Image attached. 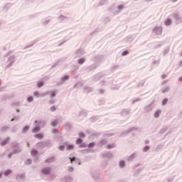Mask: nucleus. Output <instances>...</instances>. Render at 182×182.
I'll return each instance as SVG.
<instances>
[{
	"label": "nucleus",
	"instance_id": "55",
	"mask_svg": "<svg viewBox=\"0 0 182 182\" xmlns=\"http://www.w3.org/2000/svg\"><path fill=\"white\" fill-rule=\"evenodd\" d=\"M27 102L28 103H32V102H33V96H30L27 98Z\"/></svg>",
	"mask_w": 182,
	"mask_h": 182
},
{
	"label": "nucleus",
	"instance_id": "29",
	"mask_svg": "<svg viewBox=\"0 0 182 182\" xmlns=\"http://www.w3.org/2000/svg\"><path fill=\"white\" fill-rule=\"evenodd\" d=\"M166 26H170V25H171V23H173V21L171 20V18H167L165 22H164Z\"/></svg>",
	"mask_w": 182,
	"mask_h": 182
},
{
	"label": "nucleus",
	"instance_id": "50",
	"mask_svg": "<svg viewBox=\"0 0 182 182\" xmlns=\"http://www.w3.org/2000/svg\"><path fill=\"white\" fill-rule=\"evenodd\" d=\"M25 164H26V166H31V164H32V160L31 159H27L25 161Z\"/></svg>",
	"mask_w": 182,
	"mask_h": 182
},
{
	"label": "nucleus",
	"instance_id": "12",
	"mask_svg": "<svg viewBox=\"0 0 182 182\" xmlns=\"http://www.w3.org/2000/svg\"><path fill=\"white\" fill-rule=\"evenodd\" d=\"M25 178H26L25 173H21L16 176V180L17 181H22V180H25Z\"/></svg>",
	"mask_w": 182,
	"mask_h": 182
},
{
	"label": "nucleus",
	"instance_id": "16",
	"mask_svg": "<svg viewBox=\"0 0 182 182\" xmlns=\"http://www.w3.org/2000/svg\"><path fill=\"white\" fill-rule=\"evenodd\" d=\"M19 153H22V147L17 146L16 148H14L13 154H19Z\"/></svg>",
	"mask_w": 182,
	"mask_h": 182
},
{
	"label": "nucleus",
	"instance_id": "41",
	"mask_svg": "<svg viewBox=\"0 0 182 182\" xmlns=\"http://www.w3.org/2000/svg\"><path fill=\"white\" fill-rule=\"evenodd\" d=\"M7 130H9V127H3L1 129V133H5V132H7Z\"/></svg>",
	"mask_w": 182,
	"mask_h": 182
},
{
	"label": "nucleus",
	"instance_id": "33",
	"mask_svg": "<svg viewBox=\"0 0 182 182\" xmlns=\"http://www.w3.org/2000/svg\"><path fill=\"white\" fill-rule=\"evenodd\" d=\"M79 65H83V63H85V62H86V58L83 57V58H81L80 59H78L77 60Z\"/></svg>",
	"mask_w": 182,
	"mask_h": 182
},
{
	"label": "nucleus",
	"instance_id": "63",
	"mask_svg": "<svg viewBox=\"0 0 182 182\" xmlns=\"http://www.w3.org/2000/svg\"><path fill=\"white\" fill-rule=\"evenodd\" d=\"M129 55V50H124L122 53V56H127Z\"/></svg>",
	"mask_w": 182,
	"mask_h": 182
},
{
	"label": "nucleus",
	"instance_id": "62",
	"mask_svg": "<svg viewBox=\"0 0 182 182\" xmlns=\"http://www.w3.org/2000/svg\"><path fill=\"white\" fill-rule=\"evenodd\" d=\"M119 69V65H114L112 67V70H117Z\"/></svg>",
	"mask_w": 182,
	"mask_h": 182
},
{
	"label": "nucleus",
	"instance_id": "35",
	"mask_svg": "<svg viewBox=\"0 0 182 182\" xmlns=\"http://www.w3.org/2000/svg\"><path fill=\"white\" fill-rule=\"evenodd\" d=\"M34 137L38 139V140H42V139H43V134H36L34 135Z\"/></svg>",
	"mask_w": 182,
	"mask_h": 182
},
{
	"label": "nucleus",
	"instance_id": "2",
	"mask_svg": "<svg viewBox=\"0 0 182 182\" xmlns=\"http://www.w3.org/2000/svg\"><path fill=\"white\" fill-rule=\"evenodd\" d=\"M176 23H181L182 16L179 13H174L172 14Z\"/></svg>",
	"mask_w": 182,
	"mask_h": 182
},
{
	"label": "nucleus",
	"instance_id": "40",
	"mask_svg": "<svg viewBox=\"0 0 182 182\" xmlns=\"http://www.w3.org/2000/svg\"><path fill=\"white\" fill-rule=\"evenodd\" d=\"M106 149L108 150H112V149H114V144H109L107 145Z\"/></svg>",
	"mask_w": 182,
	"mask_h": 182
},
{
	"label": "nucleus",
	"instance_id": "19",
	"mask_svg": "<svg viewBox=\"0 0 182 182\" xmlns=\"http://www.w3.org/2000/svg\"><path fill=\"white\" fill-rule=\"evenodd\" d=\"M29 129H31V127H29V125H26L24 127H23V129L21 131L22 134H26Z\"/></svg>",
	"mask_w": 182,
	"mask_h": 182
},
{
	"label": "nucleus",
	"instance_id": "61",
	"mask_svg": "<svg viewBox=\"0 0 182 182\" xmlns=\"http://www.w3.org/2000/svg\"><path fill=\"white\" fill-rule=\"evenodd\" d=\"M50 112H56L58 110V108H56V106L53 105L50 108Z\"/></svg>",
	"mask_w": 182,
	"mask_h": 182
},
{
	"label": "nucleus",
	"instance_id": "14",
	"mask_svg": "<svg viewBox=\"0 0 182 182\" xmlns=\"http://www.w3.org/2000/svg\"><path fill=\"white\" fill-rule=\"evenodd\" d=\"M69 159H70V163L71 164H73V161H74V163H76L77 164H78L79 166H80V164H81V163H80V159H77L76 157H73V158H69Z\"/></svg>",
	"mask_w": 182,
	"mask_h": 182
},
{
	"label": "nucleus",
	"instance_id": "1",
	"mask_svg": "<svg viewBox=\"0 0 182 182\" xmlns=\"http://www.w3.org/2000/svg\"><path fill=\"white\" fill-rule=\"evenodd\" d=\"M52 141L50 140H47L45 141H41V142H38L36 144V147L37 149H45V147H52Z\"/></svg>",
	"mask_w": 182,
	"mask_h": 182
},
{
	"label": "nucleus",
	"instance_id": "38",
	"mask_svg": "<svg viewBox=\"0 0 182 182\" xmlns=\"http://www.w3.org/2000/svg\"><path fill=\"white\" fill-rule=\"evenodd\" d=\"M11 173H12V170L7 169L6 171L4 172V176H5L6 177H8V176H9V174H11Z\"/></svg>",
	"mask_w": 182,
	"mask_h": 182
},
{
	"label": "nucleus",
	"instance_id": "43",
	"mask_svg": "<svg viewBox=\"0 0 182 182\" xmlns=\"http://www.w3.org/2000/svg\"><path fill=\"white\" fill-rule=\"evenodd\" d=\"M149 150H150V146H145L143 149L142 151L144 153H147V151H149Z\"/></svg>",
	"mask_w": 182,
	"mask_h": 182
},
{
	"label": "nucleus",
	"instance_id": "7",
	"mask_svg": "<svg viewBox=\"0 0 182 182\" xmlns=\"http://www.w3.org/2000/svg\"><path fill=\"white\" fill-rule=\"evenodd\" d=\"M64 127L66 132H70L73 129V124L70 122H65L64 124Z\"/></svg>",
	"mask_w": 182,
	"mask_h": 182
},
{
	"label": "nucleus",
	"instance_id": "11",
	"mask_svg": "<svg viewBox=\"0 0 182 182\" xmlns=\"http://www.w3.org/2000/svg\"><path fill=\"white\" fill-rule=\"evenodd\" d=\"M9 62H10V63L9 65H7L6 66V69H9V68H11V66H12V65H14V63L15 62V56H11V57L9 58Z\"/></svg>",
	"mask_w": 182,
	"mask_h": 182
},
{
	"label": "nucleus",
	"instance_id": "23",
	"mask_svg": "<svg viewBox=\"0 0 182 182\" xmlns=\"http://www.w3.org/2000/svg\"><path fill=\"white\" fill-rule=\"evenodd\" d=\"M103 157H107V159H112V157H113V154L110 152H105L103 154Z\"/></svg>",
	"mask_w": 182,
	"mask_h": 182
},
{
	"label": "nucleus",
	"instance_id": "30",
	"mask_svg": "<svg viewBox=\"0 0 182 182\" xmlns=\"http://www.w3.org/2000/svg\"><path fill=\"white\" fill-rule=\"evenodd\" d=\"M73 180V178H72V177H70V176H65L63 179V181H64V182H72Z\"/></svg>",
	"mask_w": 182,
	"mask_h": 182
},
{
	"label": "nucleus",
	"instance_id": "53",
	"mask_svg": "<svg viewBox=\"0 0 182 182\" xmlns=\"http://www.w3.org/2000/svg\"><path fill=\"white\" fill-rule=\"evenodd\" d=\"M79 137H80V139H85V137H86V134H85V133L83 132H80L78 134Z\"/></svg>",
	"mask_w": 182,
	"mask_h": 182
},
{
	"label": "nucleus",
	"instance_id": "39",
	"mask_svg": "<svg viewBox=\"0 0 182 182\" xmlns=\"http://www.w3.org/2000/svg\"><path fill=\"white\" fill-rule=\"evenodd\" d=\"M66 19H68V17L62 16V15L58 17V21L60 22H63V21H66Z\"/></svg>",
	"mask_w": 182,
	"mask_h": 182
},
{
	"label": "nucleus",
	"instance_id": "32",
	"mask_svg": "<svg viewBox=\"0 0 182 182\" xmlns=\"http://www.w3.org/2000/svg\"><path fill=\"white\" fill-rule=\"evenodd\" d=\"M160 114H161V110L158 109L155 112L154 116L156 119H157V117H160Z\"/></svg>",
	"mask_w": 182,
	"mask_h": 182
},
{
	"label": "nucleus",
	"instance_id": "59",
	"mask_svg": "<svg viewBox=\"0 0 182 182\" xmlns=\"http://www.w3.org/2000/svg\"><path fill=\"white\" fill-rule=\"evenodd\" d=\"M56 97V91L51 92V93H50V98L53 99V97Z\"/></svg>",
	"mask_w": 182,
	"mask_h": 182
},
{
	"label": "nucleus",
	"instance_id": "8",
	"mask_svg": "<svg viewBox=\"0 0 182 182\" xmlns=\"http://www.w3.org/2000/svg\"><path fill=\"white\" fill-rule=\"evenodd\" d=\"M70 76L66 75L61 77V81L57 83L58 86H62L65 83V82L69 80Z\"/></svg>",
	"mask_w": 182,
	"mask_h": 182
},
{
	"label": "nucleus",
	"instance_id": "4",
	"mask_svg": "<svg viewBox=\"0 0 182 182\" xmlns=\"http://www.w3.org/2000/svg\"><path fill=\"white\" fill-rule=\"evenodd\" d=\"M154 103V102H152L151 104L144 107V113H150V112H153Z\"/></svg>",
	"mask_w": 182,
	"mask_h": 182
},
{
	"label": "nucleus",
	"instance_id": "51",
	"mask_svg": "<svg viewBox=\"0 0 182 182\" xmlns=\"http://www.w3.org/2000/svg\"><path fill=\"white\" fill-rule=\"evenodd\" d=\"M106 4V0H101L100 1L98 5L99 6H103Z\"/></svg>",
	"mask_w": 182,
	"mask_h": 182
},
{
	"label": "nucleus",
	"instance_id": "42",
	"mask_svg": "<svg viewBox=\"0 0 182 182\" xmlns=\"http://www.w3.org/2000/svg\"><path fill=\"white\" fill-rule=\"evenodd\" d=\"M38 151L36 149H33L31 151V155H33L34 157H36V156H38Z\"/></svg>",
	"mask_w": 182,
	"mask_h": 182
},
{
	"label": "nucleus",
	"instance_id": "17",
	"mask_svg": "<svg viewBox=\"0 0 182 182\" xmlns=\"http://www.w3.org/2000/svg\"><path fill=\"white\" fill-rule=\"evenodd\" d=\"M83 92L84 93H90L93 92V89L90 87L85 86L83 87Z\"/></svg>",
	"mask_w": 182,
	"mask_h": 182
},
{
	"label": "nucleus",
	"instance_id": "20",
	"mask_svg": "<svg viewBox=\"0 0 182 182\" xmlns=\"http://www.w3.org/2000/svg\"><path fill=\"white\" fill-rule=\"evenodd\" d=\"M107 144V139H102L101 141H100L98 142V146L100 147H102V146H106V144Z\"/></svg>",
	"mask_w": 182,
	"mask_h": 182
},
{
	"label": "nucleus",
	"instance_id": "36",
	"mask_svg": "<svg viewBox=\"0 0 182 182\" xmlns=\"http://www.w3.org/2000/svg\"><path fill=\"white\" fill-rule=\"evenodd\" d=\"M97 68V64H92V65L88 67V70H95Z\"/></svg>",
	"mask_w": 182,
	"mask_h": 182
},
{
	"label": "nucleus",
	"instance_id": "46",
	"mask_svg": "<svg viewBox=\"0 0 182 182\" xmlns=\"http://www.w3.org/2000/svg\"><path fill=\"white\" fill-rule=\"evenodd\" d=\"M73 149H75V145L73 144H69L67 146V150L68 151L73 150Z\"/></svg>",
	"mask_w": 182,
	"mask_h": 182
},
{
	"label": "nucleus",
	"instance_id": "28",
	"mask_svg": "<svg viewBox=\"0 0 182 182\" xmlns=\"http://www.w3.org/2000/svg\"><path fill=\"white\" fill-rule=\"evenodd\" d=\"M84 82L82 81L77 82L74 86L73 88L76 89V87H82L83 86Z\"/></svg>",
	"mask_w": 182,
	"mask_h": 182
},
{
	"label": "nucleus",
	"instance_id": "31",
	"mask_svg": "<svg viewBox=\"0 0 182 182\" xmlns=\"http://www.w3.org/2000/svg\"><path fill=\"white\" fill-rule=\"evenodd\" d=\"M50 22V18L49 17L42 20L43 25H48Z\"/></svg>",
	"mask_w": 182,
	"mask_h": 182
},
{
	"label": "nucleus",
	"instance_id": "60",
	"mask_svg": "<svg viewBox=\"0 0 182 182\" xmlns=\"http://www.w3.org/2000/svg\"><path fill=\"white\" fill-rule=\"evenodd\" d=\"M119 87H120L119 85H112V86L111 87V89H112V90H118Z\"/></svg>",
	"mask_w": 182,
	"mask_h": 182
},
{
	"label": "nucleus",
	"instance_id": "22",
	"mask_svg": "<svg viewBox=\"0 0 182 182\" xmlns=\"http://www.w3.org/2000/svg\"><path fill=\"white\" fill-rule=\"evenodd\" d=\"M55 160H56V159L55 158V156H52V157H50L48 159H47L46 161H45V163H47L48 164H50V163H53V161H55Z\"/></svg>",
	"mask_w": 182,
	"mask_h": 182
},
{
	"label": "nucleus",
	"instance_id": "64",
	"mask_svg": "<svg viewBox=\"0 0 182 182\" xmlns=\"http://www.w3.org/2000/svg\"><path fill=\"white\" fill-rule=\"evenodd\" d=\"M78 70H79V66H77V65L73 66V68H72L73 72H75Z\"/></svg>",
	"mask_w": 182,
	"mask_h": 182
},
{
	"label": "nucleus",
	"instance_id": "49",
	"mask_svg": "<svg viewBox=\"0 0 182 182\" xmlns=\"http://www.w3.org/2000/svg\"><path fill=\"white\" fill-rule=\"evenodd\" d=\"M51 126L52 127H56V126H58V120H53L51 122Z\"/></svg>",
	"mask_w": 182,
	"mask_h": 182
},
{
	"label": "nucleus",
	"instance_id": "54",
	"mask_svg": "<svg viewBox=\"0 0 182 182\" xmlns=\"http://www.w3.org/2000/svg\"><path fill=\"white\" fill-rule=\"evenodd\" d=\"M11 6H12V4H7L3 9H4V11H5V9H6V11H8V9H9V8H11Z\"/></svg>",
	"mask_w": 182,
	"mask_h": 182
},
{
	"label": "nucleus",
	"instance_id": "10",
	"mask_svg": "<svg viewBox=\"0 0 182 182\" xmlns=\"http://www.w3.org/2000/svg\"><path fill=\"white\" fill-rule=\"evenodd\" d=\"M75 55L76 58H80V56H83V55H85V51L81 48H79L75 52Z\"/></svg>",
	"mask_w": 182,
	"mask_h": 182
},
{
	"label": "nucleus",
	"instance_id": "13",
	"mask_svg": "<svg viewBox=\"0 0 182 182\" xmlns=\"http://www.w3.org/2000/svg\"><path fill=\"white\" fill-rule=\"evenodd\" d=\"M137 156H139V152H134L131 156H129L128 157L127 161H133V160H134V159H136V157H137Z\"/></svg>",
	"mask_w": 182,
	"mask_h": 182
},
{
	"label": "nucleus",
	"instance_id": "56",
	"mask_svg": "<svg viewBox=\"0 0 182 182\" xmlns=\"http://www.w3.org/2000/svg\"><path fill=\"white\" fill-rule=\"evenodd\" d=\"M80 149H85L86 147H87V145L86 144V143H82L80 146H79Z\"/></svg>",
	"mask_w": 182,
	"mask_h": 182
},
{
	"label": "nucleus",
	"instance_id": "15",
	"mask_svg": "<svg viewBox=\"0 0 182 182\" xmlns=\"http://www.w3.org/2000/svg\"><path fill=\"white\" fill-rule=\"evenodd\" d=\"M120 114L121 116H129V114H130V111L129 109H124L121 111Z\"/></svg>",
	"mask_w": 182,
	"mask_h": 182
},
{
	"label": "nucleus",
	"instance_id": "34",
	"mask_svg": "<svg viewBox=\"0 0 182 182\" xmlns=\"http://www.w3.org/2000/svg\"><path fill=\"white\" fill-rule=\"evenodd\" d=\"M125 42H126V43H128L129 45H130V43H132V42H133V38H132V37H127L125 38Z\"/></svg>",
	"mask_w": 182,
	"mask_h": 182
},
{
	"label": "nucleus",
	"instance_id": "24",
	"mask_svg": "<svg viewBox=\"0 0 182 182\" xmlns=\"http://www.w3.org/2000/svg\"><path fill=\"white\" fill-rule=\"evenodd\" d=\"M41 132V127L40 126H36L32 129V133H39Z\"/></svg>",
	"mask_w": 182,
	"mask_h": 182
},
{
	"label": "nucleus",
	"instance_id": "45",
	"mask_svg": "<svg viewBox=\"0 0 182 182\" xmlns=\"http://www.w3.org/2000/svg\"><path fill=\"white\" fill-rule=\"evenodd\" d=\"M76 144H80V146L83 143V139H82L81 138H78L76 141H75Z\"/></svg>",
	"mask_w": 182,
	"mask_h": 182
},
{
	"label": "nucleus",
	"instance_id": "25",
	"mask_svg": "<svg viewBox=\"0 0 182 182\" xmlns=\"http://www.w3.org/2000/svg\"><path fill=\"white\" fill-rule=\"evenodd\" d=\"M79 116H82L83 117H86L87 116V111L82 109L80 112Z\"/></svg>",
	"mask_w": 182,
	"mask_h": 182
},
{
	"label": "nucleus",
	"instance_id": "37",
	"mask_svg": "<svg viewBox=\"0 0 182 182\" xmlns=\"http://www.w3.org/2000/svg\"><path fill=\"white\" fill-rule=\"evenodd\" d=\"M45 85V82L43 81H39L38 83H37V87H38V89H41V87H43Z\"/></svg>",
	"mask_w": 182,
	"mask_h": 182
},
{
	"label": "nucleus",
	"instance_id": "5",
	"mask_svg": "<svg viewBox=\"0 0 182 182\" xmlns=\"http://www.w3.org/2000/svg\"><path fill=\"white\" fill-rule=\"evenodd\" d=\"M104 76H105V73H100L92 77V80L93 82H99V80H100V79H102V77H103Z\"/></svg>",
	"mask_w": 182,
	"mask_h": 182
},
{
	"label": "nucleus",
	"instance_id": "26",
	"mask_svg": "<svg viewBox=\"0 0 182 182\" xmlns=\"http://www.w3.org/2000/svg\"><path fill=\"white\" fill-rule=\"evenodd\" d=\"M103 59V55H96L94 58V60L95 62H102V60Z\"/></svg>",
	"mask_w": 182,
	"mask_h": 182
},
{
	"label": "nucleus",
	"instance_id": "18",
	"mask_svg": "<svg viewBox=\"0 0 182 182\" xmlns=\"http://www.w3.org/2000/svg\"><path fill=\"white\" fill-rule=\"evenodd\" d=\"M170 92V86H165L161 89V92L164 94Z\"/></svg>",
	"mask_w": 182,
	"mask_h": 182
},
{
	"label": "nucleus",
	"instance_id": "21",
	"mask_svg": "<svg viewBox=\"0 0 182 182\" xmlns=\"http://www.w3.org/2000/svg\"><path fill=\"white\" fill-rule=\"evenodd\" d=\"M9 141H11V138L7 137L6 139H4V141H2L1 142V146H6V144H8V143H9Z\"/></svg>",
	"mask_w": 182,
	"mask_h": 182
},
{
	"label": "nucleus",
	"instance_id": "3",
	"mask_svg": "<svg viewBox=\"0 0 182 182\" xmlns=\"http://www.w3.org/2000/svg\"><path fill=\"white\" fill-rule=\"evenodd\" d=\"M153 32L155 35L161 36L163 33V26H155L153 29Z\"/></svg>",
	"mask_w": 182,
	"mask_h": 182
},
{
	"label": "nucleus",
	"instance_id": "58",
	"mask_svg": "<svg viewBox=\"0 0 182 182\" xmlns=\"http://www.w3.org/2000/svg\"><path fill=\"white\" fill-rule=\"evenodd\" d=\"M65 145H60V146H58V149H59L60 151H65Z\"/></svg>",
	"mask_w": 182,
	"mask_h": 182
},
{
	"label": "nucleus",
	"instance_id": "27",
	"mask_svg": "<svg viewBox=\"0 0 182 182\" xmlns=\"http://www.w3.org/2000/svg\"><path fill=\"white\" fill-rule=\"evenodd\" d=\"M119 168H124L126 167V162L123 160L119 162Z\"/></svg>",
	"mask_w": 182,
	"mask_h": 182
},
{
	"label": "nucleus",
	"instance_id": "52",
	"mask_svg": "<svg viewBox=\"0 0 182 182\" xmlns=\"http://www.w3.org/2000/svg\"><path fill=\"white\" fill-rule=\"evenodd\" d=\"M99 136H100V133L99 132L92 133L91 134V137H99Z\"/></svg>",
	"mask_w": 182,
	"mask_h": 182
},
{
	"label": "nucleus",
	"instance_id": "9",
	"mask_svg": "<svg viewBox=\"0 0 182 182\" xmlns=\"http://www.w3.org/2000/svg\"><path fill=\"white\" fill-rule=\"evenodd\" d=\"M50 167L44 168L41 170V173L43 176H49V174H50Z\"/></svg>",
	"mask_w": 182,
	"mask_h": 182
},
{
	"label": "nucleus",
	"instance_id": "57",
	"mask_svg": "<svg viewBox=\"0 0 182 182\" xmlns=\"http://www.w3.org/2000/svg\"><path fill=\"white\" fill-rule=\"evenodd\" d=\"M166 132H167V128H162L160 130L159 133H160V134H164V133H166Z\"/></svg>",
	"mask_w": 182,
	"mask_h": 182
},
{
	"label": "nucleus",
	"instance_id": "44",
	"mask_svg": "<svg viewBox=\"0 0 182 182\" xmlns=\"http://www.w3.org/2000/svg\"><path fill=\"white\" fill-rule=\"evenodd\" d=\"M96 146V143L95 142H91L87 145L88 149H93Z\"/></svg>",
	"mask_w": 182,
	"mask_h": 182
},
{
	"label": "nucleus",
	"instance_id": "6",
	"mask_svg": "<svg viewBox=\"0 0 182 182\" xmlns=\"http://www.w3.org/2000/svg\"><path fill=\"white\" fill-rule=\"evenodd\" d=\"M134 130H137V128L136 127L129 128L128 130L122 132L120 134V137L127 136V134H129V133H132V132H134Z\"/></svg>",
	"mask_w": 182,
	"mask_h": 182
},
{
	"label": "nucleus",
	"instance_id": "47",
	"mask_svg": "<svg viewBox=\"0 0 182 182\" xmlns=\"http://www.w3.org/2000/svg\"><path fill=\"white\" fill-rule=\"evenodd\" d=\"M168 102V98L164 99L162 102H161L162 106H166L167 105Z\"/></svg>",
	"mask_w": 182,
	"mask_h": 182
},
{
	"label": "nucleus",
	"instance_id": "48",
	"mask_svg": "<svg viewBox=\"0 0 182 182\" xmlns=\"http://www.w3.org/2000/svg\"><path fill=\"white\" fill-rule=\"evenodd\" d=\"M8 99H9V97H8V95H4L3 97L1 99V102H6V100H8Z\"/></svg>",
	"mask_w": 182,
	"mask_h": 182
}]
</instances>
